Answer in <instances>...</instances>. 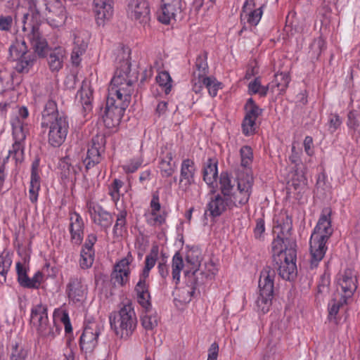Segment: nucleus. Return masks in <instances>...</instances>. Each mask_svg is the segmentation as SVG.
Returning <instances> with one entry per match:
<instances>
[{
  "mask_svg": "<svg viewBox=\"0 0 360 360\" xmlns=\"http://www.w3.org/2000/svg\"><path fill=\"white\" fill-rule=\"evenodd\" d=\"M297 244L295 240L275 238L271 243L273 265L278 275L284 280L294 279L297 273Z\"/></svg>",
  "mask_w": 360,
  "mask_h": 360,
  "instance_id": "obj_1",
  "label": "nucleus"
},
{
  "mask_svg": "<svg viewBox=\"0 0 360 360\" xmlns=\"http://www.w3.org/2000/svg\"><path fill=\"white\" fill-rule=\"evenodd\" d=\"M118 53L120 65L117 68L108 89V97L115 100H123L124 93L129 91V102L131 94L134 92L133 84L137 81L138 73L131 72V63L129 60L130 49L122 47Z\"/></svg>",
  "mask_w": 360,
  "mask_h": 360,
  "instance_id": "obj_2",
  "label": "nucleus"
},
{
  "mask_svg": "<svg viewBox=\"0 0 360 360\" xmlns=\"http://www.w3.org/2000/svg\"><path fill=\"white\" fill-rule=\"evenodd\" d=\"M332 210L329 207L322 210L321 214L310 238L311 267H316L323 258L327 247L326 243L333 234L331 226Z\"/></svg>",
  "mask_w": 360,
  "mask_h": 360,
  "instance_id": "obj_3",
  "label": "nucleus"
},
{
  "mask_svg": "<svg viewBox=\"0 0 360 360\" xmlns=\"http://www.w3.org/2000/svg\"><path fill=\"white\" fill-rule=\"evenodd\" d=\"M29 11L33 20L32 25L38 27L44 18L55 27L64 25L67 19L65 8L62 5L50 6V0H30Z\"/></svg>",
  "mask_w": 360,
  "mask_h": 360,
  "instance_id": "obj_4",
  "label": "nucleus"
},
{
  "mask_svg": "<svg viewBox=\"0 0 360 360\" xmlns=\"http://www.w3.org/2000/svg\"><path fill=\"white\" fill-rule=\"evenodd\" d=\"M27 37L33 52L27 49V52H25L17 61L15 69L20 73L28 72L30 68L37 61V58H44L47 56L49 51L48 42L37 26L32 25V30Z\"/></svg>",
  "mask_w": 360,
  "mask_h": 360,
  "instance_id": "obj_5",
  "label": "nucleus"
},
{
  "mask_svg": "<svg viewBox=\"0 0 360 360\" xmlns=\"http://www.w3.org/2000/svg\"><path fill=\"white\" fill-rule=\"evenodd\" d=\"M110 323L117 336L128 338L135 330L137 319L131 304H124L118 311L110 316Z\"/></svg>",
  "mask_w": 360,
  "mask_h": 360,
  "instance_id": "obj_6",
  "label": "nucleus"
},
{
  "mask_svg": "<svg viewBox=\"0 0 360 360\" xmlns=\"http://www.w3.org/2000/svg\"><path fill=\"white\" fill-rule=\"evenodd\" d=\"M275 271L270 266L264 267L261 273L259 279V295L257 300L259 307L266 313L271 305L274 292V278Z\"/></svg>",
  "mask_w": 360,
  "mask_h": 360,
  "instance_id": "obj_7",
  "label": "nucleus"
},
{
  "mask_svg": "<svg viewBox=\"0 0 360 360\" xmlns=\"http://www.w3.org/2000/svg\"><path fill=\"white\" fill-rule=\"evenodd\" d=\"M123 100H115L111 97H107L105 110L102 118L107 128H114L118 126L124 115L125 110L128 108L129 102V91L124 93Z\"/></svg>",
  "mask_w": 360,
  "mask_h": 360,
  "instance_id": "obj_8",
  "label": "nucleus"
},
{
  "mask_svg": "<svg viewBox=\"0 0 360 360\" xmlns=\"http://www.w3.org/2000/svg\"><path fill=\"white\" fill-rule=\"evenodd\" d=\"M30 321L37 327L38 333L44 337L53 338L55 333L59 330L54 322L53 326L49 324L47 308L41 304H38L32 309Z\"/></svg>",
  "mask_w": 360,
  "mask_h": 360,
  "instance_id": "obj_9",
  "label": "nucleus"
},
{
  "mask_svg": "<svg viewBox=\"0 0 360 360\" xmlns=\"http://www.w3.org/2000/svg\"><path fill=\"white\" fill-rule=\"evenodd\" d=\"M128 17L143 26L150 20V10L147 0H129L127 4Z\"/></svg>",
  "mask_w": 360,
  "mask_h": 360,
  "instance_id": "obj_10",
  "label": "nucleus"
},
{
  "mask_svg": "<svg viewBox=\"0 0 360 360\" xmlns=\"http://www.w3.org/2000/svg\"><path fill=\"white\" fill-rule=\"evenodd\" d=\"M49 133V142L54 146H60L65 141L68 129L67 117H58V119L50 123Z\"/></svg>",
  "mask_w": 360,
  "mask_h": 360,
  "instance_id": "obj_11",
  "label": "nucleus"
},
{
  "mask_svg": "<svg viewBox=\"0 0 360 360\" xmlns=\"http://www.w3.org/2000/svg\"><path fill=\"white\" fill-rule=\"evenodd\" d=\"M65 292L70 301L75 304L81 303L86 297L87 288L82 284L81 278L71 277L66 285Z\"/></svg>",
  "mask_w": 360,
  "mask_h": 360,
  "instance_id": "obj_12",
  "label": "nucleus"
},
{
  "mask_svg": "<svg viewBox=\"0 0 360 360\" xmlns=\"http://www.w3.org/2000/svg\"><path fill=\"white\" fill-rule=\"evenodd\" d=\"M99 334L100 330L97 326H86L79 340L81 349L86 353L92 352L97 346Z\"/></svg>",
  "mask_w": 360,
  "mask_h": 360,
  "instance_id": "obj_13",
  "label": "nucleus"
},
{
  "mask_svg": "<svg viewBox=\"0 0 360 360\" xmlns=\"http://www.w3.org/2000/svg\"><path fill=\"white\" fill-rule=\"evenodd\" d=\"M232 207V199L231 197H222L221 195L217 194L214 198H212L207 203L205 216L209 212L210 216L212 218L218 217L226 210L227 207Z\"/></svg>",
  "mask_w": 360,
  "mask_h": 360,
  "instance_id": "obj_14",
  "label": "nucleus"
},
{
  "mask_svg": "<svg viewBox=\"0 0 360 360\" xmlns=\"http://www.w3.org/2000/svg\"><path fill=\"white\" fill-rule=\"evenodd\" d=\"M112 0H93V11L98 26L104 25L113 13Z\"/></svg>",
  "mask_w": 360,
  "mask_h": 360,
  "instance_id": "obj_15",
  "label": "nucleus"
},
{
  "mask_svg": "<svg viewBox=\"0 0 360 360\" xmlns=\"http://www.w3.org/2000/svg\"><path fill=\"white\" fill-rule=\"evenodd\" d=\"M163 6L162 13L158 16L160 22L164 24H169L172 19L175 20L176 17L181 13V0H162Z\"/></svg>",
  "mask_w": 360,
  "mask_h": 360,
  "instance_id": "obj_16",
  "label": "nucleus"
},
{
  "mask_svg": "<svg viewBox=\"0 0 360 360\" xmlns=\"http://www.w3.org/2000/svg\"><path fill=\"white\" fill-rule=\"evenodd\" d=\"M105 142L103 137L96 136L92 139V145L88 149L86 158L84 162L86 170L98 164L101 161V149L102 148L101 143Z\"/></svg>",
  "mask_w": 360,
  "mask_h": 360,
  "instance_id": "obj_17",
  "label": "nucleus"
},
{
  "mask_svg": "<svg viewBox=\"0 0 360 360\" xmlns=\"http://www.w3.org/2000/svg\"><path fill=\"white\" fill-rule=\"evenodd\" d=\"M58 117H67L63 112L58 110L57 104L53 99H49L44 105L41 112V126L42 128H48L50 123L58 120Z\"/></svg>",
  "mask_w": 360,
  "mask_h": 360,
  "instance_id": "obj_18",
  "label": "nucleus"
},
{
  "mask_svg": "<svg viewBox=\"0 0 360 360\" xmlns=\"http://www.w3.org/2000/svg\"><path fill=\"white\" fill-rule=\"evenodd\" d=\"M47 61L51 71H58L63 68L65 49L61 46L51 49L48 45Z\"/></svg>",
  "mask_w": 360,
  "mask_h": 360,
  "instance_id": "obj_19",
  "label": "nucleus"
},
{
  "mask_svg": "<svg viewBox=\"0 0 360 360\" xmlns=\"http://www.w3.org/2000/svg\"><path fill=\"white\" fill-rule=\"evenodd\" d=\"M70 231L72 241L77 245L81 244L84 235V223L77 213H74L70 217Z\"/></svg>",
  "mask_w": 360,
  "mask_h": 360,
  "instance_id": "obj_20",
  "label": "nucleus"
},
{
  "mask_svg": "<svg viewBox=\"0 0 360 360\" xmlns=\"http://www.w3.org/2000/svg\"><path fill=\"white\" fill-rule=\"evenodd\" d=\"M148 288V285H142L141 282H138L134 288L137 302L147 313L152 311L151 297Z\"/></svg>",
  "mask_w": 360,
  "mask_h": 360,
  "instance_id": "obj_21",
  "label": "nucleus"
},
{
  "mask_svg": "<svg viewBox=\"0 0 360 360\" xmlns=\"http://www.w3.org/2000/svg\"><path fill=\"white\" fill-rule=\"evenodd\" d=\"M339 284L345 294L342 296V299L344 302H346L347 298L351 297L356 289V283L352 278V272L351 270L347 269L345 271L342 278L339 281Z\"/></svg>",
  "mask_w": 360,
  "mask_h": 360,
  "instance_id": "obj_22",
  "label": "nucleus"
},
{
  "mask_svg": "<svg viewBox=\"0 0 360 360\" xmlns=\"http://www.w3.org/2000/svg\"><path fill=\"white\" fill-rule=\"evenodd\" d=\"M255 6L253 0H247L243 7V13L240 17L243 18L245 14L248 17V22L252 25H257L259 22L262 15V7L252 10Z\"/></svg>",
  "mask_w": 360,
  "mask_h": 360,
  "instance_id": "obj_23",
  "label": "nucleus"
},
{
  "mask_svg": "<svg viewBox=\"0 0 360 360\" xmlns=\"http://www.w3.org/2000/svg\"><path fill=\"white\" fill-rule=\"evenodd\" d=\"M160 158H161L160 169L162 176L164 177L172 176L174 170L171 165V161L172 160V153L171 150H168L167 146L162 148Z\"/></svg>",
  "mask_w": 360,
  "mask_h": 360,
  "instance_id": "obj_24",
  "label": "nucleus"
},
{
  "mask_svg": "<svg viewBox=\"0 0 360 360\" xmlns=\"http://www.w3.org/2000/svg\"><path fill=\"white\" fill-rule=\"evenodd\" d=\"M185 276L188 278V285L191 287L192 290L189 293L192 296L195 293V288L202 285L210 275L208 273L203 272L202 270L196 269L192 273L186 271Z\"/></svg>",
  "mask_w": 360,
  "mask_h": 360,
  "instance_id": "obj_25",
  "label": "nucleus"
},
{
  "mask_svg": "<svg viewBox=\"0 0 360 360\" xmlns=\"http://www.w3.org/2000/svg\"><path fill=\"white\" fill-rule=\"evenodd\" d=\"M60 174L61 177L65 179H70L72 181H75L77 176L82 171V165L77 164L72 165L67 161V158L64 159L60 165Z\"/></svg>",
  "mask_w": 360,
  "mask_h": 360,
  "instance_id": "obj_26",
  "label": "nucleus"
},
{
  "mask_svg": "<svg viewBox=\"0 0 360 360\" xmlns=\"http://www.w3.org/2000/svg\"><path fill=\"white\" fill-rule=\"evenodd\" d=\"M203 180L211 185L216 181L218 176L217 160L209 158L203 168Z\"/></svg>",
  "mask_w": 360,
  "mask_h": 360,
  "instance_id": "obj_27",
  "label": "nucleus"
},
{
  "mask_svg": "<svg viewBox=\"0 0 360 360\" xmlns=\"http://www.w3.org/2000/svg\"><path fill=\"white\" fill-rule=\"evenodd\" d=\"M195 167L194 162L190 159H186L183 160L181 167V180L182 182L184 180L186 181V185L190 186L194 183V174H195Z\"/></svg>",
  "mask_w": 360,
  "mask_h": 360,
  "instance_id": "obj_28",
  "label": "nucleus"
},
{
  "mask_svg": "<svg viewBox=\"0 0 360 360\" xmlns=\"http://www.w3.org/2000/svg\"><path fill=\"white\" fill-rule=\"evenodd\" d=\"M94 221L100 225L104 229L110 227L112 223L113 217L108 212L104 210L101 207L96 209L94 207Z\"/></svg>",
  "mask_w": 360,
  "mask_h": 360,
  "instance_id": "obj_29",
  "label": "nucleus"
},
{
  "mask_svg": "<svg viewBox=\"0 0 360 360\" xmlns=\"http://www.w3.org/2000/svg\"><path fill=\"white\" fill-rule=\"evenodd\" d=\"M27 48L26 42L24 40L19 41L16 39L9 47V60L18 61L25 52H27Z\"/></svg>",
  "mask_w": 360,
  "mask_h": 360,
  "instance_id": "obj_30",
  "label": "nucleus"
},
{
  "mask_svg": "<svg viewBox=\"0 0 360 360\" xmlns=\"http://www.w3.org/2000/svg\"><path fill=\"white\" fill-rule=\"evenodd\" d=\"M77 96L79 98L84 112H89L92 109L93 92L91 89L86 86H82L81 89L77 92Z\"/></svg>",
  "mask_w": 360,
  "mask_h": 360,
  "instance_id": "obj_31",
  "label": "nucleus"
},
{
  "mask_svg": "<svg viewBox=\"0 0 360 360\" xmlns=\"http://www.w3.org/2000/svg\"><path fill=\"white\" fill-rule=\"evenodd\" d=\"M292 230V221L288 217H286L285 221H284L282 224L275 226L274 227V232L277 234L276 236L278 238H281L285 241L287 240H294L292 238H290V236L291 235Z\"/></svg>",
  "mask_w": 360,
  "mask_h": 360,
  "instance_id": "obj_32",
  "label": "nucleus"
},
{
  "mask_svg": "<svg viewBox=\"0 0 360 360\" xmlns=\"http://www.w3.org/2000/svg\"><path fill=\"white\" fill-rule=\"evenodd\" d=\"M40 177L34 167L31 173L30 187L29 189V198L33 203L37 202L38 198V193L40 189Z\"/></svg>",
  "mask_w": 360,
  "mask_h": 360,
  "instance_id": "obj_33",
  "label": "nucleus"
},
{
  "mask_svg": "<svg viewBox=\"0 0 360 360\" xmlns=\"http://www.w3.org/2000/svg\"><path fill=\"white\" fill-rule=\"evenodd\" d=\"M207 53L205 51L203 54L199 55L195 61V68L198 70V77H207L208 71V64L207 62Z\"/></svg>",
  "mask_w": 360,
  "mask_h": 360,
  "instance_id": "obj_34",
  "label": "nucleus"
},
{
  "mask_svg": "<svg viewBox=\"0 0 360 360\" xmlns=\"http://www.w3.org/2000/svg\"><path fill=\"white\" fill-rule=\"evenodd\" d=\"M156 81L158 84L164 89L166 94H168L171 91L172 79L168 72L162 71L160 72L156 77Z\"/></svg>",
  "mask_w": 360,
  "mask_h": 360,
  "instance_id": "obj_35",
  "label": "nucleus"
},
{
  "mask_svg": "<svg viewBox=\"0 0 360 360\" xmlns=\"http://www.w3.org/2000/svg\"><path fill=\"white\" fill-rule=\"evenodd\" d=\"M184 267L183 258L179 252H176L172 259V278L176 281H179L180 271Z\"/></svg>",
  "mask_w": 360,
  "mask_h": 360,
  "instance_id": "obj_36",
  "label": "nucleus"
},
{
  "mask_svg": "<svg viewBox=\"0 0 360 360\" xmlns=\"http://www.w3.org/2000/svg\"><path fill=\"white\" fill-rule=\"evenodd\" d=\"M27 350H26L22 345L15 342L12 345L10 359L25 360L27 359Z\"/></svg>",
  "mask_w": 360,
  "mask_h": 360,
  "instance_id": "obj_37",
  "label": "nucleus"
},
{
  "mask_svg": "<svg viewBox=\"0 0 360 360\" xmlns=\"http://www.w3.org/2000/svg\"><path fill=\"white\" fill-rule=\"evenodd\" d=\"M220 190L224 197H231V192L233 188L230 177L227 172H222L219 178Z\"/></svg>",
  "mask_w": 360,
  "mask_h": 360,
  "instance_id": "obj_38",
  "label": "nucleus"
},
{
  "mask_svg": "<svg viewBox=\"0 0 360 360\" xmlns=\"http://www.w3.org/2000/svg\"><path fill=\"white\" fill-rule=\"evenodd\" d=\"M146 314L141 318V324L146 330H153L158 326V317L156 314H152L151 311L147 313L145 311Z\"/></svg>",
  "mask_w": 360,
  "mask_h": 360,
  "instance_id": "obj_39",
  "label": "nucleus"
},
{
  "mask_svg": "<svg viewBox=\"0 0 360 360\" xmlns=\"http://www.w3.org/2000/svg\"><path fill=\"white\" fill-rule=\"evenodd\" d=\"M290 80L288 72H281L275 75V79L272 82V84H274V87H278L281 92H284L288 86Z\"/></svg>",
  "mask_w": 360,
  "mask_h": 360,
  "instance_id": "obj_40",
  "label": "nucleus"
},
{
  "mask_svg": "<svg viewBox=\"0 0 360 360\" xmlns=\"http://www.w3.org/2000/svg\"><path fill=\"white\" fill-rule=\"evenodd\" d=\"M133 261V257L130 252H128L127 255L119 261L114 266V269L120 270L124 273L125 277H129L130 274L129 264Z\"/></svg>",
  "mask_w": 360,
  "mask_h": 360,
  "instance_id": "obj_41",
  "label": "nucleus"
},
{
  "mask_svg": "<svg viewBox=\"0 0 360 360\" xmlns=\"http://www.w3.org/2000/svg\"><path fill=\"white\" fill-rule=\"evenodd\" d=\"M12 264V259L8 255L6 254L4 255H0V283H3L6 281V275L10 269Z\"/></svg>",
  "mask_w": 360,
  "mask_h": 360,
  "instance_id": "obj_42",
  "label": "nucleus"
},
{
  "mask_svg": "<svg viewBox=\"0 0 360 360\" xmlns=\"http://www.w3.org/2000/svg\"><path fill=\"white\" fill-rule=\"evenodd\" d=\"M203 84L207 89L210 95L214 97L217 94L219 89H221L222 84L218 82L215 78L207 77L203 79Z\"/></svg>",
  "mask_w": 360,
  "mask_h": 360,
  "instance_id": "obj_43",
  "label": "nucleus"
},
{
  "mask_svg": "<svg viewBox=\"0 0 360 360\" xmlns=\"http://www.w3.org/2000/svg\"><path fill=\"white\" fill-rule=\"evenodd\" d=\"M13 134L17 140H24L26 137L24 132L23 123L18 117H16L11 122Z\"/></svg>",
  "mask_w": 360,
  "mask_h": 360,
  "instance_id": "obj_44",
  "label": "nucleus"
},
{
  "mask_svg": "<svg viewBox=\"0 0 360 360\" xmlns=\"http://www.w3.org/2000/svg\"><path fill=\"white\" fill-rule=\"evenodd\" d=\"M80 266L82 269H88L93 264L94 260V250H84L81 251Z\"/></svg>",
  "mask_w": 360,
  "mask_h": 360,
  "instance_id": "obj_45",
  "label": "nucleus"
},
{
  "mask_svg": "<svg viewBox=\"0 0 360 360\" xmlns=\"http://www.w3.org/2000/svg\"><path fill=\"white\" fill-rule=\"evenodd\" d=\"M86 46V44H83L80 46L77 45L73 48L71 54V60L73 65H79L81 62L80 56L85 52Z\"/></svg>",
  "mask_w": 360,
  "mask_h": 360,
  "instance_id": "obj_46",
  "label": "nucleus"
},
{
  "mask_svg": "<svg viewBox=\"0 0 360 360\" xmlns=\"http://www.w3.org/2000/svg\"><path fill=\"white\" fill-rule=\"evenodd\" d=\"M240 153L241 156V166L247 167L252 162L253 156L252 148L248 146H244L240 148Z\"/></svg>",
  "mask_w": 360,
  "mask_h": 360,
  "instance_id": "obj_47",
  "label": "nucleus"
},
{
  "mask_svg": "<svg viewBox=\"0 0 360 360\" xmlns=\"http://www.w3.org/2000/svg\"><path fill=\"white\" fill-rule=\"evenodd\" d=\"M158 246L156 245H153L150 253L146 257L145 267H148V269H151L155 266L158 259Z\"/></svg>",
  "mask_w": 360,
  "mask_h": 360,
  "instance_id": "obj_48",
  "label": "nucleus"
},
{
  "mask_svg": "<svg viewBox=\"0 0 360 360\" xmlns=\"http://www.w3.org/2000/svg\"><path fill=\"white\" fill-rule=\"evenodd\" d=\"M126 217L127 212L125 210L121 211L117 216V220L113 228V233L115 235H118L122 233V228L125 226L126 224Z\"/></svg>",
  "mask_w": 360,
  "mask_h": 360,
  "instance_id": "obj_49",
  "label": "nucleus"
},
{
  "mask_svg": "<svg viewBox=\"0 0 360 360\" xmlns=\"http://www.w3.org/2000/svg\"><path fill=\"white\" fill-rule=\"evenodd\" d=\"M110 276L111 282L115 285L118 284L121 286H124L129 281V277H125L124 273L120 270L114 269Z\"/></svg>",
  "mask_w": 360,
  "mask_h": 360,
  "instance_id": "obj_50",
  "label": "nucleus"
},
{
  "mask_svg": "<svg viewBox=\"0 0 360 360\" xmlns=\"http://www.w3.org/2000/svg\"><path fill=\"white\" fill-rule=\"evenodd\" d=\"M255 121L253 119L245 117L242 123L243 132L245 136L252 134L255 131Z\"/></svg>",
  "mask_w": 360,
  "mask_h": 360,
  "instance_id": "obj_51",
  "label": "nucleus"
},
{
  "mask_svg": "<svg viewBox=\"0 0 360 360\" xmlns=\"http://www.w3.org/2000/svg\"><path fill=\"white\" fill-rule=\"evenodd\" d=\"M295 176L292 177L291 181L288 182L289 186H292L295 191L300 190L303 188L307 184V179L303 174L299 175L296 174Z\"/></svg>",
  "mask_w": 360,
  "mask_h": 360,
  "instance_id": "obj_52",
  "label": "nucleus"
},
{
  "mask_svg": "<svg viewBox=\"0 0 360 360\" xmlns=\"http://www.w3.org/2000/svg\"><path fill=\"white\" fill-rule=\"evenodd\" d=\"M16 271L18 274V283L21 286L25 288V284L30 281V278L27 276L26 270L20 262L17 263Z\"/></svg>",
  "mask_w": 360,
  "mask_h": 360,
  "instance_id": "obj_53",
  "label": "nucleus"
},
{
  "mask_svg": "<svg viewBox=\"0 0 360 360\" xmlns=\"http://www.w3.org/2000/svg\"><path fill=\"white\" fill-rule=\"evenodd\" d=\"M193 78L191 81L192 89L195 93L198 94L202 91L203 86H205L203 84V79L206 77H198L196 72H193Z\"/></svg>",
  "mask_w": 360,
  "mask_h": 360,
  "instance_id": "obj_54",
  "label": "nucleus"
},
{
  "mask_svg": "<svg viewBox=\"0 0 360 360\" xmlns=\"http://www.w3.org/2000/svg\"><path fill=\"white\" fill-rule=\"evenodd\" d=\"M13 24V19L11 15H0V30L8 32Z\"/></svg>",
  "mask_w": 360,
  "mask_h": 360,
  "instance_id": "obj_55",
  "label": "nucleus"
},
{
  "mask_svg": "<svg viewBox=\"0 0 360 360\" xmlns=\"http://www.w3.org/2000/svg\"><path fill=\"white\" fill-rule=\"evenodd\" d=\"M250 195V192H242L237 193L233 195V200H232V206H237L236 203L240 205H245L248 202Z\"/></svg>",
  "mask_w": 360,
  "mask_h": 360,
  "instance_id": "obj_56",
  "label": "nucleus"
},
{
  "mask_svg": "<svg viewBox=\"0 0 360 360\" xmlns=\"http://www.w3.org/2000/svg\"><path fill=\"white\" fill-rule=\"evenodd\" d=\"M342 124L340 117L337 114H330L328 118L329 130L331 133L337 130Z\"/></svg>",
  "mask_w": 360,
  "mask_h": 360,
  "instance_id": "obj_57",
  "label": "nucleus"
},
{
  "mask_svg": "<svg viewBox=\"0 0 360 360\" xmlns=\"http://www.w3.org/2000/svg\"><path fill=\"white\" fill-rule=\"evenodd\" d=\"M142 163L143 160L141 158L133 159L129 165L124 166V169L127 173H133L141 167Z\"/></svg>",
  "mask_w": 360,
  "mask_h": 360,
  "instance_id": "obj_58",
  "label": "nucleus"
},
{
  "mask_svg": "<svg viewBox=\"0 0 360 360\" xmlns=\"http://www.w3.org/2000/svg\"><path fill=\"white\" fill-rule=\"evenodd\" d=\"M42 274L39 271L35 274L33 278H30V281L25 284V288H34L37 289L39 288V285L41 283V281L42 279Z\"/></svg>",
  "mask_w": 360,
  "mask_h": 360,
  "instance_id": "obj_59",
  "label": "nucleus"
},
{
  "mask_svg": "<svg viewBox=\"0 0 360 360\" xmlns=\"http://www.w3.org/2000/svg\"><path fill=\"white\" fill-rule=\"evenodd\" d=\"M359 115V113L356 111H350L347 115V126L350 129H356L359 124V121L357 120V116Z\"/></svg>",
  "mask_w": 360,
  "mask_h": 360,
  "instance_id": "obj_60",
  "label": "nucleus"
},
{
  "mask_svg": "<svg viewBox=\"0 0 360 360\" xmlns=\"http://www.w3.org/2000/svg\"><path fill=\"white\" fill-rule=\"evenodd\" d=\"M246 114L245 117L256 120L257 117L262 114V110L259 108L258 105H254L253 107L246 108Z\"/></svg>",
  "mask_w": 360,
  "mask_h": 360,
  "instance_id": "obj_61",
  "label": "nucleus"
},
{
  "mask_svg": "<svg viewBox=\"0 0 360 360\" xmlns=\"http://www.w3.org/2000/svg\"><path fill=\"white\" fill-rule=\"evenodd\" d=\"M332 302L333 303L331 304H330L329 306V315L335 316L338 313L340 307L344 304H346V302H344L342 298L338 302H336L335 299H333Z\"/></svg>",
  "mask_w": 360,
  "mask_h": 360,
  "instance_id": "obj_62",
  "label": "nucleus"
},
{
  "mask_svg": "<svg viewBox=\"0 0 360 360\" xmlns=\"http://www.w3.org/2000/svg\"><path fill=\"white\" fill-rule=\"evenodd\" d=\"M265 231L264 221L262 219L257 220V224L254 230L255 236L256 238H261L262 233Z\"/></svg>",
  "mask_w": 360,
  "mask_h": 360,
  "instance_id": "obj_63",
  "label": "nucleus"
},
{
  "mask_svg": "<svg viewBox=\"0 0 360 360\" xmlns=\"http://www.w3.org/2000/svg\"><path fill=\"white\" fill-rule=\"evenodd\" d=\"M151 215H155V212L160 211L161 206L159 202V195L157 193L153 195V198L150 202Z\"/></svg>",
  "mask_w": 360,
  "mask_h": 360,
  "instance_id": "obj_64",
  "label": "nucleus"
}]
</instances>
